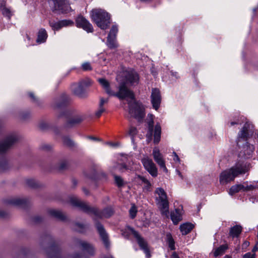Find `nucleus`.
<instances>
[{
	"label": "nucleus",
	"mask_w": 258,
	"mask_h": 258,
	"mask_svg": "<svg viewBox=\"0 0 258 258\" xmlns=\"http://www.w3.org/2000/svg\"><path fill=\"white\" fill-rule=\"evenodd\" d=\"M98 82L109 95L116 96L121 100L130 99L131 100L128 102L129 113L139 121L143 120L145 115V108L142 103L135 100L133 92L126 88L124 84H120L118 92L115 93L111 90L107 80L100 78L98 79Z\"/></svg>",
	"instance_id": "nucleus-1"
},
{
	"label": "nucleus",
	"mask_w": 258,
	"mask_h": 258,
	"mask_svg": "<svg viewBox=\"0 0 258 258\" xmlns=\"http://www.w3.org/2000/svg\"><path fill=\"white\" fill-rule=\"evenodd\" d=\"M253 133V125L246 122L238 134L237 145L239 147L242 146L244 157L246 158H249L254 150V146L247 142L248 140L251 138Z\"/></svg>",
	"instance_id": "nucleus-2"
},
{
	"label": "nucleus",
	"mask_w": 258,
	"mask_h": 258,
	"mask_svg": "<svg viewBox=\"0 0 258 258\" xmlns=\"http://www.w3.org/2000/svg\"><path fill=\"white\" fill-rule=\"evenodd\" d=\"M249 170V165L243 161H237L230 168L222 171L219 177L221 184H225L234 180L239 175L244 174Z\"/></svg>",
	"instance_id": "nucleus-3"
},
{
	"label": "nucleus",
	"mask_w": 258,
	"mask_h": 258,
	"mask_svg": "<svg viewBox=\"0 0 258 258\" xmlns=\"http://www.w3.org/2000/svg\"><path fill=\"white\" fill-rule=\"evenodd\" d=\"M70 202L73 206L79 208L81 210L88 214H93L98 218H108L113 214V210L111 208H107L102 211H100L96 208L89 206L87 203L81 201L75 196L70 198Z\"/></svg>",
	"instance_id": "nucleus-4"
},
{
	"label": "nucleus",
	"mask_w": 258,
	"mask_h": 258,
	"mask_svg": "<svg viewBox=\"0 0 258 258\" xmlns=\"http://www.w3.org/2000/svg\"><path fill=\"white\" fill-rule=\"evenodd\" d=\"M92 20L102 30H106L110 24V15L104 10L94 9L90 12Z\"/></svg>",
	"instance_id": "nucleus-5"
},
{
	"label": "nucleus",
	"mask_w": 258,
	"mask_h": 258,
	"mask_svg": "<svg viewBox=\"0 0 258 258\" xmlns=\"http://www.w3.org/2000/svg\"><path fill=\"white\" fill-rule=\"evenodd\" d=\"M157 195L156 202L162 215H167L169 213V202L166 192L161 187H158L155 190Z\"/></svg>",
	"instance_id": "nucleus-6"
},
{
	"label": "nucleus",
	"mask_w": 258,
	"mask_h": 258,
	"mask_svg": "<svg viewBox=\"0 0 258 258\" xmlns=\"http://www.w3.org/2000/svg\"><path fill=\"white\" fill-rule=\"evenodd\" d=\"M18 141V137L16 134L8 136L4 141L0 143V153H3L7 151Z\"/></svg>",
	"instance_id": "nucleus-7"
},
{
	"label": "nucleus",
	"mask_w": 258,
	"mask_h": 258,
	"mask_svg": "<svg viewBox=\"0 0 258 258\" xmlns=\"http://www.w3.org/2000/svg\"><path fill=\"white\" fill-rule=\"evenodd\" d=\"M132 234L136 238L140 248L146 254L147 258H150L151 254L146 241L140 236L139 233L133 228H130Z\"/></svg>",
	"instance_id": "nucleus-8"
},
{
	"label": "nucleus",
	"mask_w": 258,
	"mask_h": 258,
	"mask_svg": "<svg viewBox=\"0 0 258 258\" xmlns=\"http://www.w3.org/2000/svg\"><path fill=\"white\" fill-rule=\"evenodd\" d=\"M255 186L252 184L248 185V182L246 181L243 184H235L229 189V194L233 196L239 191H247L253 190Z\"/></svg>",
	"instance_id": "nucleus-9"
},
{
	"label": "nucleus",
	"mask_w": 258,
	"mask_h": 258,
	"mask_svg": "<svg viewBox=\"0 0 258 258\" xmlns=\"http://www.w3.org/2000/svg\"><path fill=\"white\" fill-rule=\"evenodd\" d=\"M139 82V76L138 74L134 71H131L126 73L125 81L121 84H124L125 86L127 88V85L135 86L138 84Z\"/></svg>",
	"instance_id": "nucleus-10"
},
{
	"label": "nucleus",
	"mask_w": 258,
	"mask_h": 258,
	"mask_svg": "<svg viewBox=\"0 0 258 258\" xmlns=\"http://www.w3.org/2000/svg\"><path fill=\"white\" fill-rule=\"evenodd\" d=\"M142 163L145 168L152 176H157V168L151 159L148 157H144L142 159Z\"/></svg>",
	"instance_id": "nucleus-11"
},
{
	"label": "nucleus",
	"mask_w": 258,
	"mask_h": 258,
	"mask_svg": "<svg viewBox=\"0 0 258 258\" xmlns=\"http://www.w3.org/2000/svg\"><path fill=\"white\" fill-rule=\"evenodd\" d=\"M70 100V98L68 95L63 94L54 99L52 105L55 109H61L66 106Z\"/></svg>",
	"instance_id": "nucleus-12"
},
{
	"label": "nucleus",
	"mask_w": 258,
	"mask_h": 258,
	"mask_svg": "<svg viewBox=\"0 0 258 258\" xmlns=\"http://www.w3.org/2000/svg\"><path fill=\"white\" fill-rule=\"evenodd\" d=\"M161 95L160 90L157 88H153L151 95V102L153 107L157 110L161 102Z\"/></svg>",
	"instance_id": "nucleus-13"
},
{
	"label": "nucleus",
	"mask_w": 258,
	"mask_h": 258,
	"mask_svg": "<svg viewBox=\"0 0 258 258\" xmlns=\"http://www.w3.org/2000/svg\"><path fill=\"white\" fill-rule=\"evenodd\" d=\"M76 245L83 251L86 252L90 255H93L95 252L94 246L90 243L83 240L77 239Z\"/></svg>",
	"instance_id": "nucleus-14"
},
{
	"label": "nucleus",
	"mask_w": 258,
	"mask_h": 258,
	"mask_svg": "<svg viewBox=\"0 0 258 258\" xmlns=\"http://www.w3.org/2000/svg\"><path fill=\"white\" fill-rule=\"evenodd\" d=\"M77 27L81 28L87 32H92L93 27L92 24L83 16H78L76 20Z\"/></svg>",
	"instance_id": "nucleus-15"
},
{
	"label": "nucleus",
	"mask_w": 258,
	"mask_h": 258,
	"mask_svg": "<svg viewBox=\"0 0 258 258\" xmlns=\"http://www.w3.org/2000/svg\"><path fill=\"white\" fill-rule=\"evenodd\" d=\"M95 225L97 231L105 247L106 248H109L110 242L109 241L108 236L103 226L101 223L98 222H96Z\"/></svg>",
	"instance_id": "nucleus-16"
},
{
	"label": "nucleus",
	"mask_w": 258,
	"mask_h": 258,
	"mask_svg": "<svg viewBox=\"0 0 258 258\" xmlns=\"http://www.w3.org/2000/svg\"><path fill=\"white\" fill-rule=\"evenodd\" d=\"M73 21L70 20H62L57 22H49V25L54 31H58L63 27L73 26Z\"/></svg>",
	"instance_id": "nucleus-17"
},
{
	"label": "nucleus",
	"mask_w": 258,
	"mask_h": 258,
	"mask_svg": "<svg viewBox=\"0 0 258 258\" xmlns=\"http://www.w3.org/2000/svg\"><path fill=\"white\" fill-rule=\"evenodd\" d=\"M152 154L155 161L164 171L167 172V169L165 166V161L159 149L155 148L153 150Z\"/></svg>",
	"instance_id": "nucleus-18"
},
{
	"label": "nucleus",
	"mask_w": 258,
	"mask_h": 258,
	"mask_svg": "<svg viewBox=\"0 0 258 258\" xmlns=\"http://www.w3.org/2000/svg\"><path fill=\"white\" fill-rule=\"evenodd\" d=\"M54 10L57 11L62 13H66L69 11L70 9L67 0H52Z\"/></svg>",
	"instance_id": "nucleus-19"
},
{
	"label": "nucleus",
	"mask_w": 258,
	"mask_h": 258,
	"mask_svg": "<svg viewBox=\"0 0 258 258\" xmlns=\"http://www.w3.org/2000/svg\"><path fill=\"white\" fill-rule=\"evenodd\" d=\"M85 119V116L81 114H76L68 118L66 126L69 127H72L81 123Z\"/></svg>",
	"instance_id": "nucleus-20"
},
{
	"label": "nucleus",
	"mask_w": 258,
	"mask_h": 258,
	"mask_svg": "<svg viewBox=\"0 0 258 258\" xmlns=\"http://www.w3.org/2000/svg\"><path fill=\"white\" fill-rule=\"evenodd\" d=\"M71 89L73 93L79 97H84L86 96L85 89L79 82L73 84L72 85Z\"/></svg>",
	"instance_id": "nucleus-21"
},
{
	"label": "nucleus",
	"mask_w": 258,
	"mask_h": 258,
	"mask_svg": "<svg viewBox=\"0 0 258 258\" xmlns=\"http://www.w3.org/2000/svg\"><path fill=\"white\" fill-rule=\"evenodd\" d=\"M148 133L146 134V137L149 140H151L153 136V132L154 130V116L152 114H148Z\"/></svg>",
	"instance_id": "nucleus-22"
},
{
	"label": "nucleus",
	"mask_w": 258,
	"mask_h": 258,
	"mask_svg": "<svg viewBox=\"0 0 258 258\" xmlns=\"http://www.w3.org/2000/svg\"><path fill=\"white\" fill-rule=\"evenodd\" d=\"M7 203L14 206L24 207L27 205V201L25 199L13 198L8 200Z\"/></svg>",
	"instance_id": "nucleus-23"
},
{
	"label": "nucleus",
	"mask_w": 258,
	"mask_h": 258,
	"mask_svg": "<svg viewBox=\"0 0 258 258\" xmlns=\"http://www.w3.org/2000/svg\"><path fill=\"white\" fill-rule=\"evenodd\" d=\"M242 231V227L240 225H236L229 229V236L232 238L239 237Z\"/></svg>",
	"instance_id": "nucleus-24"
},
{
	"label": "nucleus",
	"mask_w": 258,
	"mask_h": 258,
	"mask_svg": "<svg viewBox=\"0 0 258 258\" xmlns=\"http://www.w3.org/2000/svg\"><path fill=\"white\" fill-rule=\"evenodd\" d=\"M0 10L3 15L10 19L13 15V12L10 8L6 7V3L5 1H0Z\"/></svg>",
	"instance_id": "nucleus-25"
},
{
	"label": "nucleus",
	"mask_w": 258,
	"mask_h": 258,
	"mask_svg": "<svg viewBox=\"0 0 258 258\" xmlns=\"http://www.w3.org/2000/svg\"><path fill=\"white\" fill-rule=\"evenodd\" d=\"M171 219L174 224H177L182 220L181 213L179 209H176L171 213Z\"/></svg>",
	"instance_id": "nucleus-26"
},
{
	"label": "nucleus",
	"mask_w": 258,
	"mask_h": 258,
	"mask_svg": "<svg viewBox=\"0 0 258 258\" xmlns=\"http://www.w3.org/2000/svg\"><path fill=\"white\" fill-rule=\"evenodd\" d=\"M47 253L49 258H59L60 252L58 247L55 246H51L47 250Z\"/></svg>",
	"instance_id": "nucleus-27"
},
{
	"label": "nucleus",
	"mask_w": 258,
	"mask_h": 258,
	"mask_svg": "<svg viewBox=\"0 0 258 258\" xmlns=\"http://www.w3.org/2000/svg\"><path fill=\"white\" fill-rule=\"evenodd\" d=\"M50 216L61 221H64L66 219V216L60 211L51 209L48 211Z\"/></svg>",
	"instance_id": "nucleus-28"
},
{
	"label": "nucleus",
	"mask_w": 258,
	"mask_h": 258,
	"mask_svg": "<svg viewBox=\"0 0 258 258\" xmlns=\"http://www.w3.org/2000/svg\"><path fill=\"white\" fill-rule=\"evenodd\" d=\"M228 248V245L227 244L220 245L219 247L214 249L213 251L214 256L217 257L219 256L223 255Z\"/></svg>",
	"instance_id": "nucleus-29"
},
{
	"label": "nucleus",
	"mask_w": 258,
	"mask_h": 258,
	"mask_svg": "<svg viewBox=\"0 0 258 258\" xmlns=\"http://www.w3.org/2000/svg\"><path fill=\"white\" fill-rule=\"evenodd\" d=\"M47 36V33L45 29L43 28L40 29L38 32L37 42L38 43L45 42Z\"/></svg>",
	"instance_id": "nucleus-30"
},
{
	"label": "nucleus",
	"mask_w": 258,
	"mask_h": 258,
	"mask_svg": "<svg viewBox=\"0 0 258 258\" xmlns=\"http://www.w3.org/2000/svg\"><path fill=\"white\" fill-rule=\"evenodd\" d=\"M161 128L159 124H157L155 125L154 131V142L158 144L161 138Z\"/></svg>",
	"instance_id": "nucleus-31"
},
{
	"label": "nucleus",
	"mask_w": 258,
	"mask_h": 258,
	"mask_svg": "<svg viewBox=\"0 0 258 258\" xmlns=\"http://www.w3.org/2000/svg\"><path fill=\"white\" fill-rule=\"evenodd\" d=\"M194 226L190 223H184L180 226V230L182 235H186L193 229Z\"/></svg>",
	"instance_id": "nucleus-32"
},
{
	"label": "nucleus",
	"mask_w": 258,
	"mask_h": 258,
	"mask_svg": "<svg viewBox=\"0 0 258 258\" xmlns=\"http://www.w3.org/2000/svg\"><path fill=\"white\" fill-rule=\"evenodd\" d=\"M106 44L110 49H114L117 47L116 38L114 37L107 36Z\"/></svg>",
	"instance_id": "nucleus-33"
},
{
	"label": "nucleus",
	"mask_w": 258,
	"mask_h": 258,
	"mask_svg": "<svg viewBox=\"0 0 258 258\" xmlns=\"http://www.w3.org/2000/svg\"><path fill=\"white\" fill-rule=\"evenodd\" d=\"M79 83L83 87V88L85 89V90L89 86H91L92 84V81L91 80H90L89 78H85L84 79L81 80Z\"/></svg>",
	"instance_id": "nucleus-34"
},
{
	"label": "nucleus",
	"mask_w": 258,
	"mask_h": 258,
	"mask_svg": "<svg viewBox=\"0 0 258 258\" xmlns=\"http://www.w3.org/2000/svg\"><path fill=\"white\" fill-rule=\"evenodd\" d=\"M139 178L141 180L143 183L145 184L144 186V189L146 191H150L151 189V184L149 181L145 177L143 176H139Z\"/></svg>",
	"instance_id": "nucleus-35"
},
{
	"label": "nucleus",
	"mask_w": 258,
	"mask_h": 258,
	"mask_svg": "<svg viewBox=\"0 0 258 258\" xmlns=\"http://www.w3.org/2000/svg\"><path fill=\"white\" fill-rule=\"evenodd\" d=\"M62 141L64 145L70 148H72L75 145V143L68 137H63L62 138Z\"/></svg>",
	"instance_id": "nucleus-36"
},
{
	"label": "nucleus",
	"mask_w": 258,
	"mask_h": 258,
	"mask_svg": "<svg viewBox=\"0 0 258 258\" xmlns=\"http://www.w3.org/2000/svg\"><path fill=\"white\" fill-rule=\"evenodd\" d=\"M129 212H130V217L132 219L135 218L137 215V209L134 204L132 205V207L131 208V209L129 211Z\"/></svg>",
	"instance_id": "nucleus-37"
},
{
	"label": "nucleus",
	"mask_w": 258,
	"mask_h": 258,
	"mask_svg": "<svg viewBox=\"0 0 258 258\" xmlns=\"http://www.w3.org/2000/svg\"><path fill=\"white\" fill-rule=\"evenodd\" d=\"M117 32L118 28L117 26L113 25L112 26L108 36H110L111 37H114L116 38V35Z\"/></svg>",
	"instance_id": "nucleus-38"
},
{
	"label": "nucleus",
	"mask_w": 258,
	"mask_h": 258,
	"mask_svg": "<svg viewBox=\"0 0 258 258\" xmlns=\"http://www.w3.org/2000/svg\"><path fill=\"white\" fill-rule=\"evenodd\" d=\"M26 183L29 186L31 187L35 188L38 186V183L34 179H27L26 181Z\"/></svg>",
	"instance_id": "nucleus-39"
},
{
	"label": "nucleus",
	"mask_w": 258,
	"mask_h": 258,
	"mask_svg": "<svg viewBox=\"0 0 258 258\" xmlns=\"http://www.w3.org/2000/svg\"><path fill=\"white\" fill-rule=\"evenodd\" d=\"M72 114V111L71 110H66L65 111L61 112L58 115L59 118L61 117H64L68 118Z\"/></svg>",
	"instance_id": "nucleus-40"
},
{
	"label": "nucleus",
	"mask_w": 258,
	"mask_h": 258,
	"mask_svg": "<svg viewBox=\"0 0 258 258\" xmlns=\"http://www.w3.org/2000/svg\"><path fill=\"white\" fill-rule=\"evenodd\" d=\"M114 178L115 183L118 187H121L123 185V180L120 176L114 175Z\"/></svg>",
	"instance_id": "nucleus-41"
},
{
	"label": "nucleus",
	"mask_w": 258,
	"mask_h": 258,
	"mask_svg": "<svg viewBox=\"0 0 258 258\" xmlns=\"http://www.w3.org/2000/svg\"><path fill=\"white\" fill-rule=\"evenodd\" d=\"M82 69L84 71H90L92 70V67L90 62H85L81 66Z\"/></svg>",
	"instance_id": "nucleus-42"
},
{
	"label": "nucleus",
	"mask_w": 258,
	"mask_h": 258,
	"mask_svg": "<svg viewBox=\"0 0 258 258\" xmlns=\"http://www.w3.org/2000/svg\"><path fill=\"white\" fill-rule=\"evenodd\" d=\"M138 131L135 127L131 126L128 131V134L132 137V140L133 138L137 134Z\"/></svg>",
	"instance_id": "nucleus-43"
},
{
	"label": "nucleus",
	"mask_w": 258,
	"mask_h": 258,
	"mask_svg": "<svg viewBox=\"0 0 258 258\" xmlns=\"http://www.w3.org/2000/svg\"><path fill=\"white\" fill-rule=\"evenodd\" d=\"M7 163L5 160L2 159L0 160V171H2L5 170L7 168Z\"/></svg>",
	"instance_id": "nucleus-44"
},
{
	"label": "nucleus",
	"mask_w": 258,
	"mask_h": 258,
	"mask_svg": "<svg viewBox=\"0 0 258 258\" xmlns=\"http://www.w3.org/2000/svg\"><path fill=\"white\" fill-rule=\"evenodd\" d=\"M68 166V163L66 161H62L58 165V169L59 170L64 169Z\"/></svg>",
	"instance_id": "nucleus-45"
},
{
	"label": "nucleus",
	"mask_w": 258,
	"mask_h": 258,
	"mask_svg": "<svg viewBox=\"0 0 258 258\" xmlns=\"http://www.w3.org/2000/svg\"><path fill=\"white\" fill-rule=\"evenodd\" d=\"M168 244L171 249L174 250L175 249L174 241L172 237L168 238Z\"/></svg>",
	"instance_id": "nucleus-46"
},
{
	"label": "nucleus",
	"mask_w": 258,
	"mask_h": 258,
	"mask_svg": "<svg viewBox=\"0 0 258 258\" xmlns=\"http://www.w3.org/2000/svg\"><path fill=\"white\" fill-rule=\"evenodd\" d=\"M105 111V108L103 107H99L98 110L96 112V116L97 117H100L103 112Z\"/></svg>",
	"instance_id": "nucleus-47"
},
{
	"label": "nucleus",
	"mask_w": 258,
	"mask_h": 258,
	"mask_svg": "<svg viewBox=\"0 0 258 258\" xmlns=\"http://www.w3.org/2000/svg\"><path fill=\"white\" fill-rule=\"evenodd\" d=\"M255 253H251L250 252H247L243 255L242 258H255Z\"/></svg>",
	"instance_id": "nucleus-48"
},
{
	"label": "nucleus",
	"mask_w": 258,
	"mask_h": 258,
	"mask_svg": "<svg viewBox=\"0 0 258 258\" xmlns=\"http://www.w3.org/2000/svg\"><path fill=\"white\" fill-rule=\"evenodd\" d=\"M117 168L120 171H124L125 170L127 169V167L125 164H118L117 166Z\"/></svg>",
	"instance_id": "nucleus-49"
},
{
	"label": "nucleus",
	"mask_w": 258,
	"mask_h": 258,
	"mask_svg": "<svg viewBox=\"0 0 258 258\" xmlns=\"http://www.w3.org/2000/svg\"><path fill=\"white\" fill-rule=\"evenodd\" d=\"M108 99L107 98L104 99L103 98H101L100 101L99 103V106L103 107L104 104L105 103H107L108 102Z\"/></svg>",
	"instance_id": "nucleus-50"
},
{
	"label": "nucleus",
	"mask_w": 258,
	"mask_h": 258,
	"mask_svg": "<svg viewBox=\"0 0 258 258\" xmlns=\"http://www.w3.org/2000/svg\"><path fill=\"white\" fill-rule=\"evenodd\" d=\"M230 123V126H232V125H234L235 124H240V122L239 120L238 119H236L234 121H231L229 122Z\"/></svg>",
	"instance_id": "nucleus-51"
},
{
	"label": "nucleus",
	"mask_w": 258,
	"mask_h": 258,
	"mask_svg": "<svg viewBox=\"0 0 258 258\" xmlns=\"http://www.w3.org/2000/svg\"><path fill=\"white\" fill-rule=\"evenodd\" d=\"M42 149L44 150L49 151L51 149V146L49 145H44L42 146Z\"/></svg>",
	"instance_id": "nucleus-52"
},
{
	"label": "nucleus",
	"mask_w": 258,
	"mask_h": 258,
	"mask_svg": "<svg viewBox=\"0 0 258 258\" xmlns=\"http://www.w3.org/2000/svg\"><path fill=\"white\" fill-rule=\"evenodd\" d=\"M76 225L79 228H80V229L79 230V231L80 232H83V230L84 229V226L82 224H79V223H76Z\"/></svg>",
	"instance_id": "nucleus-53"
},
{
	"label": "nucleus",
	"mask_w": 258,
	"mask_h": 258,
	"mask_svg": "<svg viewBox=\"0 0 258 258\" xmlns=\"http://www.w3.org/2000/svg\"><path fill=\"white\" fill-rule=\"evenodd\" d=\"M29 95L34 102H36L37 101L36 97L35 96L34 94L33 93H29Z\"/></svg>",
	"instance_id": "nucleus-54"
},
{
	"label": "nucleus",
	"mask_w": 258,
	"mask_h": 258,
	"mask_svg": "<svg viewBox=\"0 0 258 258\" xmlns=\"http://www.w3.org/2000/svg\"><path fill=\"white\" fill-rule=\"evenodd\" d=\"M249 245V242L247 241H245L242 245V248H246L247 247H248V246Z\"/></svg>",
	"instance_id": "nucleus-55"
},
{
	"label": "nucleus",
	"mask_w": 258,
	"mask_h": 258,
	"mask_svg": "<svg viewBox=\"0 0 258 258\" xmlns=\"http://www.w3.org/2000/svg\"><path fill=\"white\" fill-rule=\"evenodd\" d=\"M173 154L174 156V157L173 158L174 161H179L180 159H179V158L178 157V155H177V154L174 152L173 153Z\"/></svg>",
	"instance_id": "nucleus-56"
},
{
	"label": "nucleus",
	"mask_w": 258,
	"mask_h": 258,
	"mask_svg": "<svg viewBox=\"0 0 258 258\" xmlns=\"http://www.w3.org/2000/svg\"><path fill=\"white\" fill-rule=\"evenodd\" d=\"M258 250V242L256 243L254 246L253 247L252 249V251L253 252V253H255V252L256 251Z\"/></svg>",
	"instance_id": "nucleus-57"
},
{
	"label": "nucleus",
	"mask_w": 258,
	"mask_h": 258,
	"mask_svg": "<svg viewBox=\"0 0 258 258\" xmlns=\"http://www.w3.org/2000/svg\"><path fill=\"white\" fill-rule=\"evenodd\" d=\"M170 258H179V256H178V254L175 252H174L172 254Z\"/></svg>",
	"instance_id": "nucleus-58"
},
{
	"label": "nucleus",
	"mask_w": 258,
	"mask_h": 258,
	"mask_svg": "<svg viewBox=\"0 0 258 258\" xmlns=\"http://www.w3.org/2000/svg\"><path fill=\"white\" fill-rule=\"evenodd\" d=\"M5 213L3 211H0V217H5Z\"/></svg>",
	"instance_id": "nucleus-59"
},
{
	"label": "nucleus",
	"mask_w": 258,
	"mask_h": 258,
	"mask_svg": "<svg viewBox=\"0 0 258 258\" xmlns=\"http://www.w3.org/2000/svg\"><path fill=\"white\" fill-rule=\"evenodd\" d=\"M89 139H91V140H94V141H98V139L95 137H89Z\"/></svg>",
	"instance_id": "nucleus-60"
},
{
	"label": "nucleus",
	"mask_w": 258,
	"mask_h": 258,
	"mask_svg": "<svg viewBox=\"0 0 258 258\" xmlns=\"http://www.w3.org/2000/svg\"><path fill=\"white\" fill-rule=\"evenodd\" d=\"M83 191H84V193H85L86 195H88L89 192H88V190H87V189H86V188H83Z\"/></svg>",
	"instance_id": "nucleus-61"
},
{
	"label": "nucleus",
	"mask_w": 258,
	"mask_h": 258,
	"mask_svg": "<svg viewBox=\"0 0 258 258\" xmlns=\"http://www.w3.org/2000/svg\"><path fill=\"white\" fill-rule=\"evenodd\" d=\"M177 174H178V175L182 179L183 177H182L181 173L180 172V171L178 170H177Z\"/></svg>",
	"instance_id": "nucleus-62"
},
{
	"label": "nucleus",
	"mask_w": 258,
	"mask_h": 258,
	"mask_svg": "<svg viewBox=\"0 0 258 258\" xmlns=\"http://www.w3.org/2000/svg\"><path fill=\"white\" fill-rule=\"evenodd\" d=\"M172 76H175V77H177V73L176 72L173 73L172 72H171Z\"/></svg>",
	"instance_id": "nucleus-63"
},
{
	"label": "nucleus",
	"mask_w": 258,
	"mask_h": 258,
	"mask_svg": "<svg viewBox=\"0 0 258 258\" xmlns=\"http://www.w3.org/2000/svg\"><path fill=\"white\" fill-rule=\"evenodd\" d=\"M35 220L36 221L38 222V221H40V218L38 217H35Z\"/></svg>",
	"instance_id": "nucleus-64"
}]
</instances>
